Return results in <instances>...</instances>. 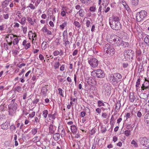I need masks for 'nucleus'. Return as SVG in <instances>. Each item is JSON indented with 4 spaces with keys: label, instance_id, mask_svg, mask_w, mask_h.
<instances>
[{
    "label": "nucleus",
    "instance_id": "obj_28",
    "mask_svg": "<svg viewBox=\"0 0 149 149\" xmlns=\"http://www.w3.org/2000/svg\"><path fill=\"white\" fill-rule=\"evenodd\" d=\"M67 23L66 22H65L60 25V28L61 30H63L64 28L67 26Z\"/></svg>",
    "mask_w": 149,
    "mask_h": 149
},
{
    "label": "nucleus",
    "instance_id": "obj_37",
    "mask_svg": "<svg viewBox=\"0 0 149 149\" xmlns=\"http://www.w3.org/2000/svg\"><path fill=\"white\" fill-rule=\"evenodd\" d=\"M60 66V63L59 61H57L56 62L54 66V68L55 69H56L59 68V67Z\"/></svg>",
    "mask_w": 149,
    "mask_h": 149
},
{
    "label": "nucleus",
    "instance_id": "obj_7",
    "mask_svg": "<svg viewBox=\"0 0 149 149\" xmlns=\"http://www.w3.org/2000/svg\"><path fill=\"white\" fill-rule=\"evenodd\" d=\"M118 36L113 34L108 35L107 37V41L112 45H115Z\"/></svg>",
    "mask_w": 149,
    "mask_h": 149
},
{
    "label": "nucleus",
    "instance_id": "obj_46",
    "mask_svg": "<svg viewBox=\"0 0 149 149\" xmlns=\"http://www.w3.org/2000/svg\"><path fill=\"white\" fill-rule=\"evenodd\" d=\"M62 10L61 13V15L63 17H65L66 16V13L64 10H63V8L62 9Z\"/></svg>",
    "mask_w": 149,
    "mask_h": 149
},
{
    "label": "nucleus",
    "instance_id": "obj_20",
    "mask_svg": "<svg viewBox=\"0 0 149 149\" xmlns=\"http://www.w3.org/2000/svg\"><path fill=\"white\" fill-rule=\"evenodd\" d=\"M42 49L45 50L49 47V45L46 41H44L42 44Z\"/></svg>",
    "mask_w": 149,
    "mask_h": 149
},
{
    "label": "nucleus",
    "instance_id": "obj_14",
    "mask_svg": "<svg viewBox=\"0 0 149 149\" xmlns=\"http://www.w3.org/2000/svg\"><path fill=\"white\" fill-rule=\"evenodd\" d=\"M17 36L13 34L8 35L6 37V40L7 42L12 41L14 37Z\"/></svg>",
    "mask_w": 149,
    "mask_h": 149
},
{
    "label": "nucleus",
    "instance_id": "obj_9",
    "mask_svg": "<svg viewBox=\"0 0 149 149\" xmlns=\"http://www.w3.org/2000/svg\"><path fill=\"white\" fill-rule=\"evenodd\" d=\"M98 60L95 58H91L88 60V63L93 68H95L98 66Z\"/></svg>",
    "mask_w": 149,
    "mask_h": 149
},
{
    "label": "nucleus",
    "instance_id": "obj_64",
    "mask_svg": "<svg viewBox=\"0 0 149 149\" xmlns=\"http://www.w3.org/2000/svg\"><path fill=\"white\" fill-rule=\"evenodd\" d=\"M65 70V65H62L60 68V70L61 71H63Z\"/></svg>",
    "mask_w": 149,
    "mask_h": 149
},
{
    "label": "nucleus",
    "instance_id": "obj_49",
    "mask_svg": "<svg viewBox=\"0 0 149 149\" xmlns=\"http://www.w3.org/2000/svg\"><path fill=\"white\" fill-rule=\"evenodd\" d=\"M28 7H29L32 10H34L36 8L35 6L31 3L30 4L29 6L27 7V8Z\"/></svg>",
    "mask_w": 149,
    "mask_h": 149
},
{
    "label": "nucleus",
    "instance_id": "obj_61",
    "mask_svg": "<svg viewBox=\"0 0 149 149\" xmlns=\"http://www.w3.org/2000/svg\"><path fill=\"white\" fill-rule=\"evenodd\" d=\"M35 114V112L33 111L30 114H29V116L30 117L33 118Z\"/></svg>",
    "mask_w": 149,
    "mask_h": 149
},
{
    "label": "nucleus",
    "instance_id": "obj_24",
    "mask_svg": "<svg viewBox=\"0 0 149 149\" xmlns=\"http://www.w3.org/2000/svg\"><path fill=\"white\" fill-rule=\"evenodd\" d=\"M47 90V88L46 87L43 86L42 87L41 89V92L45 96L46 95Z\"/></svg>",
    "mask_w": 149,
    "mask_h": 149
},
{
    "label": "nucleus",
    "instance_id": "obj_30",
    "mask_svg": "<svg viewBox=\"0 0 149 149\" xmlns=\"http://www.w3.org/2000/svg\"><path fill=\"white\" fill-rule=\"evenodd\" d=\"M130 102H134L135 100V97L134 96L133 93L130 94Z\"/></svg>",
    "mask_w": 149,
    "mask_h": 149
},
{
    "label": "nucleus",
    "instance_id": "obj_26",
    "mask_svg": "<svg viewBox=\"0 0 149 149\" xmlns=\"http://www.w3.org/2000/svg\"><path fill=\"white\" fill-rule=\"evenodd\" d=\"M140 84V78H139L136 82V90L137 91H138V89L139 88V85Z\"/></svg>",
    "mask_w": 149,
    "mask_h": 149
},
{
    "label": "nucleus",
    "instance_id": "obj_58",
    "mask_svg": "<svg viewBox=\"0 0 149 149\" xmlns=\"http://www.w3.org/2000/svg\"><path fill=\"white\" fill-rule=\"evenodd\" d=\"M90 24H91V22H90V21L89 20H87L86 21V27H89L90 26Z\"/></svg>",
    "mask_w": 149,
    "mask_h": 149
},
{
    "label": "nucleus",
    "instance_id": "obj_10",
    "mask_svg": "<svg viewBox=\"0 0 149 149\" xmlns=\"http://www.w3.org/2000/svg\"><path fill=\"white\" fill-rule=\"evenodd\" d=\"M140 142L141 145L147 147H149V138L145 137H141L140 139Z\"/></svg>",
    "mask_w": 149,
    "mask_h": 149
},
{
    "label": "nucleus",
    "instance_id": "obj_40",
    "mask_svg": "<svg viewBox=\"0 0 149 149\" xmlns=\"http://www.w3.org/2000/svg\"><path fill=\"white\" fill-rule=\"evenodd\" d=\"M123 5L125 7V9L127 11H129L130 10V9L129 7L127 4L126 3H125L124 4H123Z\"/></svg>",
    "mask_w": 149,
    "mask_h": 149
},
{
    "label": "nucleus",
    "instance_id": "obj_35",
    "mask_svg": "<svg viewBox=\"0 0 149 149\" xmlns=\"http://www.w3.org/2000/svg\"><path fill=\"white\" fill-rule=\"evenodd\" d=\"M27 20L30 24L31 25H33L34 24L32 18L30 17H27Z\"/></svg>",
    "mask_w": 149,
    "mask_h": 149
},
{
    "label": "nucleus",
    "instance_id": "obj_56",
    "mask_svg": "<svg viewBox=\"0 0 149 149\" xmlns=\"http://www.w3.org/2000/svg\"><path fill=\"white\" fill-rule=\"evenodd\" d=\"M49 118H51L53 119L54 120L55 119V117L54 114H49L48 115Z\"/></svg>",
    "mask_w": 149,
    "mask_h": 149
},
{
    "label": "nucleus",
    "instance_id": "obj_57",
    "mask_svg": "<svg viewBox=\"0 0 149 149\" xmlns=\"http://www.w3.org/2000/svg\"><path fill=\"white\" fill-rule=\"evenodd\" d=\"M10 130H12V131L15 130L16 127L14 125H11L10 127Z\"/></svg>",
    "mask_w": 149,
    "mask_h": 149
},
{
    "label": "nucleus",
    "instance_id": "obj_52",
    "mask_svg": "<svg viewBox=\"0 0 149 149\" xmlns=\"http://www.w3.org/2000/svg\"><path fill=\"white\" fill-rule=\"evenodd\" d=\"M22 28L23 29V31L24 33H26L27 30V27H23V26H22Z\"/></svg>",
    "mask_w": 149,
    "mask_h": 149
},
{
    "label": "nucleus",
    "instance_id": "obj_44",
    "mask_svg": "<svg viewBox=\"0 0 149 149\" xmlns=\"http://www.w3.org/2000/svg\"><path fill=\"white\" fill-rule=\"evenodd\" d=\"M37 129L34 128L31 130V132L32 134L33 135H35L36 134V133L37 132Z\"/></svg>",
    "mask_w": 149,
    "mask_h": 149
},
{
    "label": "nucleus",
    "instance_id": "obj_8",
    "mask_svg": "<svg viewBox=\"0 0 149 149\" xmlns=\"http://www.w3.org/2000/svg\"><path fill=\"white\" fill-rule=\"evenodd\" d=\"M111 88L107 84H105L103 86L102 93L106 95H109L111 93Z\"/></svg>",
    "mask_w": 149,
    "mask_h": 149
},
{
    "label": "nucleus",
    "instance_id": "obj_34",
    "mask_svg": "<svg viewBox=\"0 0 149 149\" xmlns=\"http://www.w3.org/2000/svg\"><path fill=\"white\" fill-rule=\"evenodd\" d=\"M144 118L147 123L149 124V113L146 114Z\"/></svg>",
    "mask_w": 149,
    "mask_h": 149
},
{
    "label": "nucleus",
    "instance_id": "obj_2",
    "mask_svg": "<svg viewBox=\"0 0 149 149\" xmlns=\"http://www.w3.org/2000/svg\"><path fill=\"white\" fill-rule=\"evenodd\" d=\"M110 78V82L115 86H118L121 82L122 76L118 73L113 74Z\"/></svg>",
    "mask_w": 149,
    "mask_h": 149
},
{
    "label": "nucleus",
    "instance_id": "obj_21",
    "mask_svg": "<svg viewBox=\"0 0 149 149\" xmlns=\"http://www.w3.org/2000/svg\"><path fill=\"white\" fill-rule=\"evenodd\" d=\"M73 24L75 27L79 28L81 26V24L77 21L74 20Z\"/></svg>",
    "mask_w": 149,
    "mask_h": 149
},
{
    "label": "nucleus",
    "instance_id": "obj_23",
    "mask_svg": "<svg viewBox=\"0 0 149 149\" xmlns=\"http://www.w3.org/2000/svg\"><path fill=\"white\" fill-rule=\"evenodd\" d=\"M60 135L58 133H56L53 135V138L56 141H57L60 139Z\"/></svg>",
    "mask_w": 149,
    "mask_h": 149
},
{
    "label": "nucleus",
    "instance_id": "obj_60",
    "mask_svg": "<svg viewBox=\"0 0 149 149\" xmlns=\"http://www.w3.org/2000/svg\"><path fill=\"white\" fill-rule=\"evenodd\" d=\"M48 30L47 27L45 26H44L42 29V31L44 33H46Z\"/></svg>",
    "mask_w": 149,
    "mask_h": 149
},
{
    "label": "nucleus",
    "instance_id": "obj_53",
    "mask_svg": "<svg viewBox=\"0 0 149 149\" xmlns=\"http://www.w3.org/2000/svg\"><path fill=\"white\" fill-rule=\"evenodd\" d=\"M144 41L145 43L148 44L149 43V39L147 37H146L144 38Z\"/></svg>",
    "mask_w": 149,
    "mask_h": 149
},
{
    "label": "nucleus",
    "instance_id": "obj_43",
    "mask_svg": "<svg viewBox=\"0 0 149 149\" xmlns=\"http://www.w3.org/2000/svg\"><path fill=\"white\" fill-rule=\"evenodd\" d=\"M97 103L98 107H100L104 105V104L102 102V101L99 100L98 101Z\"/></svg>",
    "mask_w": 149,
    "mask_h": 149
},
{
    "label": "nucleus",
    "instance_id": "obj_41",
    "mask_svg": "<svg viewBox=\"0 0 149 149\" xmlns=\"http://www.w3.org/2000/svg\"><path fill=\"white\" fill-rule=\"evenodd\" d=\"M22 90V88L20 86H18L15 88V91L18 92H20Z\"/></svg>",
    "mask_w": 149,
    "mask_h": 149
},
{
    "label": "nucleus",
    "instance_id": "obj_27",
    "mask_svg": "<svg viewBox=\"0 0 149 149\" xmlns=\"http://www.w3.org/2000/svg\"><path fill=\"white\" fill-rule=\"evenodd\" d=\"M58 130L59 131L60 130L61 131V135L62 136H64L65 135V131L64 130L63 127L60 128L59 127H58Z\"/></svg>",
    "mask_w": 149,
    "mask_h": 149
},
{
    "label": "nucleus",
    "instance_id": "obj_17",
    "mask_svg": "<svg viewBox=\"0 0 149 149\" xmlns=\"http://www.w3.org/2000/svg\"><path fill=\"white\" fill-rule=\"evenodd\" d=\"M77 13H79L80 16L83 17L85 15V12L83 9L81 8L77 12Z\"/></svg>",
    "mask_w": 149,
    "mask_h": 149
},
{
    "label": "nucleus",
    "instance_id": "obj_12",
    "mask_svg": "<svg viewBox=\"0 0 149 149\" xmlns=\"http://www.w3.org/2000/svg\"><path fill=\"white\" fill-rule=\"evenodd\" d=\"M56 127L53 125L50 124L49 127V133L50 134H53L56 130Z\"/></svg>",
    "mask_w": 149,
    "mask_h": 149
},
{
    "label": "nucleus",
    "instance_id": "obj_6",
    "mask_svg": "<svg viewBox=\"0 0 149 149\" xmlns=\"http://www.w3.org/2000/svg\"><path fill=\"white\" fill-rule=\"evenodd\" d=\"M147 16V12L144 10H141L137 13L136 16V20L140 22L143 20Z\"/></svg>",
    "mask_w": 149,
    "mask_h": 149
},
{
    "label": "nucleus",
    "instance_id": "obj_45",
    "mask_svg": "<svg viewBox=\"0 0 149 149\" xmlns=\"http://www.w3.org/2000/svg\"><path fill=\"white\" fill-rule=\"evenodd\" d=\"M90 10L93 12H94L96 10V8L95 6H91L89 8Z\"/></svg>",
    "mask_w": 149,
    "mask_h": 149
},
{
    "label": "nucleus",
    "instance_id": "obj_39",
    "mask_svg": "<svg viewBox=\"0 0 149 149\" xmlns=\"http://www.w3.org/2000/svg\"><path fill=\"white\" fill-rule=\"evenodd\" d=\"M131 143L133 145L134 147H137L138 146V144L134 140H133L131 142Z\"/></svg>",
    "mask_w": 149,
    "mask_h": 149
},
{
    "label": "nucleus",
    "instance_id": "obj_47",
    "mask_svg": "<svg viewBox=\"0 0 149 149\" xmlns=\"http://www.w3.org/2000/svg\"><path fill=\"white\" fill-rule=\"evenodd\" d=\"M68 33L67 30H65L63 33V39H65V37H66L67 36Z\"/></svg>",
    "mask_w": 149,
    "mask_h": 149
},
{
    "label": "nucleus",
    "instance_id": "obj_62",
    "mask_svg": "<svg viewBox=\"0 0 149 149\" xmlns=\"http://www.w3.org/2000/svg\"><path fill=\"white\" fill-rule=\"evenodd\" d=\"M3 17L5 19H8L9 18V14H4L3 15Z\"/></svg>",
    "mask_w": 149,
    "mask_h": 149
},
{
    "label": "nucleus",
    "instance_id": "obj_3",
    "mask_svg": "<svg viewBox=\"0 0 149 149\" xmlns=\"http://www.w3.org/2000/svg\"><path fill=\"white\" fill-rule=\"evenodd\" d=\"M17 104L16 103H11L8 106L9 114L11 116H14L16 113L17 109Z\"/></svg>",
    "mask_w": 149,
    "mask_h": 149
},
{
    "label": "nucleus",
    "instance_id": "obj_13",
    "mask_svg": "<svg viewBox=\"0 0 149 149\" xmlns=\"http://www.w3.org/2000/svg\"><path fill=\"white\" fill-rule=\"evenodd\" d=\"M134 51L131 49H128L125 50L124 52V55H128L130 56H133L134 54Z\"/></svg>",
    "mask_w": 149,
    "mask_h": 149
},
{
    "label": "nucleus",
    "instance_id": "obj_18",
    "mask_svg": "<svg viewBox=\"0 0 149 149\" xmlns=\"http://www.w3.org/2000/svg\"><path fill=\"white\" fill-rule=\"evenodd\" d=\"M120 101L119 100L117 102L115 110L116 111H118L120 107Z\"/></svg>",
    "mask_w": 149,
    "mask_h": 149
},
{
    "label": "nucleus",
    "instance_id": "obj_29",
    "mask_svg": "<svg viewBox=\"0 0 149 149\" xmlns=\"http://www.w3.org/2000/svg\"><path fill=\"white\" fill-rule=\"evenodd\" d=\"M8 127V124L6 123L2 124L1 125V128L4 130L7 129Z\"/></svg>",
    "mask_w": 149,
    "mask_h": 149
},
{
    "label": "nucleus",
    "instance_id": "obj_25",
    "mask_svg": "<svg viewBox=\"0 0 149 149\" xmlns=\"http://www.w3.org/2000/svg\"><path fill=\"white\" fill-rule=\"evenodd\" d=\"M70 129L72 133H75L77 132V128L76 126L74 125H72L70 126Z\"/></svg>",
    "mask_w": 149,
    "mask_h": 149
},
{
    "label": "nucleus",
    "instance_id": "obj_31",
    "mask_svg": "<svg viewBox=\"0 0 149 149\" xmlns=\"http://www.w3.org/2000/svg\"><path fill=\"white\" fill-rule=\"evenodd\" d=\"M43 116L45 118H46L48 114V111L47 110H45L42 111Z\"/></svg>",
    "mask_w": 149,
    "mask_h": 149
},
{
    "label": "nucleus",
    "instance_id": "obj_22",
    "mask_svg": "<svg viewBox=\"0 0 149 149\" xmlns=\"http://www.w3.org/2000/svg\"><path fill=\"white\" fill-rule=\"evenodd\" d=\"M40 139L41 138L40 137L36 136L32 139V141L35 143H37V142H39Z\"/></svg>",
    "mask_w": 149,
    "mask_h": 149
},
{
    "label": "nucleus",
    "instance_id": "obj_48",
    "mask_svg": "<svg viewBox=\"0 0 149 149\" xmlns=\"http://www.w3.org/2000/svg\"><path fill=\"white\" fill-rule=\"evenodd\" d=\"M58 94L62 97H64L63 94V91L61 88H59L58 89Z\"/></svg>",
    "mask_w": 149,
    "mask_h": 149
},
{
    "label": "nucleus",
    "instance_id": "obj_36",
    "mask_svg": "<svg viewBox=\"0 0 149 149\" xmlns=\"http://www.w3.org/2000/svg\"><path fill=\"white\" fill-rule=\"evenodd\" d=\"M122 46L124 47H128L129 46V44L127 42H125L123 41Z\"/></svg>",
    "mask_w": 149,
    "mask_h": 149
},
{
    "label": "nucleus",
    "instance_id": "obj_32",
    "mask_svg": "<svg viewBox=\"0 0 149 149\" xmlns=\"http://www.w3.org/2000/svg\"><path fill=\"white\" fill-rule=\"evenodd\" d=\"M26 17H22L21 19L20 22H19L22 25H24L26 23Z\"/></svg>",
    "mask_w": 149,
    "mask_h": 149
},
{
    "label": "nucleus",
    "instance_id": "obj_1",
    "mask_svg": "<svg viewBox=\"0 0 149 149\" xmlns=\"http://www.w3.org/2000/svg\"><path fill=\"white\" fill-rule=\"evenodd\" d=\"M119 18L113 16L109 18V24L111 29L115 30H119L121 29V25Z\"/></svg>",
    "mask_w": 149,
    "mask_h": 149
},
{
    "label": "nucleus",
    "instance_id": "obj_54",
    "mask_svg": "<svg viewBox=\"0 0 149 149\" xmlns=\"http://www.w3.org/2000/svg\"><path fill=\"white\" fill-rule=\"evenodd\" d=\"M31 46L29 42L27 43L25 46V49H27L29 48Z\"/></svg>",
    "mask_w": 149,
    "mask_h": 149
},
{
    "label": "nucleus",
    "instance_id": "obj_50",
    "mask_svg": "<svg viewBox=\"0 0 149 149\" xmlns=\"http://www.w3.org/2000/svg\"><path fill=\"white\" fill-rule=\"evenodd\" d=\"M60 54L59 51L58 50H56L53 53V55L54 56H56Z\"/></svg>",
    "mask_w": 149,
    "mask_h": 149
},
{
    "label": "nucleus",
    "instance_id": "obj_38",
    "mask_svg": "<svg viewBox=\"0 0 149 149\" xmlns=\"http://www.w3.org/2000/svg\"><path fill=\"white\" fill-rule=\"evenodd\" d=\"M19 41V40L18 38H17L14 39L13 42V45H17Z\"/></svg>",
    "mask_w": 149,
    "mask_h": 149
},
{
    "label": "nucleus",
    "instance_id": "obj_33",
    "mask_svg": "<svg viewBox=\"0 0 149 149\" xmlns=\"http://www.w3.org/2000/svg\"><path fill=\"white\" fill-rule=\"evenodd\" d=\"M132 5L135 6L138 4L139 0H131Z\"/></svg>",
    "mask_w": 149,
    "mask_h": 149
},
{
    "label": "nucleus",
    "instance_id": "obj_55",
    "mask_svg": "<svg viewBox=\"0 0 149 149\" xmlns=\"http://www.w3.org/2000/svg\"><path fill=\"white\" fill-rule=\"evenodd\" d=\"M107 116L108 114L106 113H103L102 114V116L104 118H107Z\"/></svg>",
    "mask_w": 149,
    "mask_h": 149
},
{
    "label": "nucleus",
    "instance_id": "obj_15",
    "mask_svg": "<svg viewBox=\"0 0 149 149\" xmlns=\"http://www.w3.org/2000/svg\"><path fill=\"white\" fill-rule=\"evenodd\" d=\"M123 41L120 37H118L116 40V44L117 46H119L122 45Z\"/></svg>",
    "mask_w": 149,
    "mask_h": 149
},
{
    "label": "nucleus",
    "instance_id": "obj_16",
    "mask_svg": "<svg viewBox=\"0 0 149 149\" xmlns=\"http://www.w3.org/2000/svg\"><path fill=\"white\" fill-rule=\"evenodd\" d=\"M11 0H5L1 2V5L3 8L6 7Z\"/></svg>",
    "mask_w": 149,
    "mask_h": 149
},
{
    "label": "nucleus",
    "instance_id": "obj_11",
    "mask_svg": "<svg viewBox=\"0 0 149 149\" xmlns=\"http://www.w3.org/2000/svg\"><path fill=\"white\" fill-rule=\"evenodd\" d=\"M141 91L149 89V81L146 78L145 79V81L141 87Z\"/></svg>",
    "mask_w": 149,
    "mask_h": 149
},
{
    "label": "nucleus",
    "instance_id": "obj_19",
    "mask_svg": "<svg viewBox=\"0 0 149 149\" xmlns=\"http://www.w3.org/2000/svg\"><path fill=\"white\" fill-rule=\"evenodd\" d=\"M91 0H80V1L82 4L88 5L91 3Z\"/></svg>",
    "mask_w": 149,
    "mask_h": 149
},
{
    "label": "nucleus",
    "instance_id": "obj_63",
    "mask_svg": "<svg viewBox=\"0 0 149 149\" xmlns=\"http://www.w3.org/2000/svg\"><path fill=\"white\" fill-rule=\"evenodd\" d=\"M17 65L18 66V67L20 68H22V66H24L26 65V64L25 63H22L20 64H17Z\"/></svg>",
    "mask_w": 149,
    "mask_h": 149
},
{
    "label": "nucleus",
    "instance_id": "obj_59",
    "mask_svg": "<svg viewBox=\"0 0 149 149\" xmlns=\"http://www.w3.org/2000/svg\"><path fill=\"white\" fill-rule=\"evenodd\" d=\"M63 41H65V43H64V44L65 45V46H66L70 44L69 41L68 40H66L65 41V40H64V39H63Z\"/></svg>",
    "mask_w": 149,
    "mask_h": 149
},
{
    "label": "nucleus",
    "instance_id": "obj_42",
    "mask_svg": "<svg viewBox=\"0 0 149 149\" xmlns=\"http://www.w3.org/2000/svg\"><path fill=\"white\" fill-rule=\"evenodd\" d=\"M124 134L126 136H128L130 135V131L127 130L125 131Z\"/></svg>",
    "mask_w": 149,
    "mask_h": 149
},
{
    "label": "nucleus",
    "instance_id": "obj_51",
    "mask_svg": "<svg viewBox=\"0 0 149 149\" xmlns=\"http://www.w3.org/2000/svg\"><path fill=\"white\" fill-rule=\"evenodd\" d=\"M141 51L139 50H138L137 51L136 54V57H138V56H141Z\"/></svg>",
    "mask_w": 149,
    "mask_h": 149
},
{
    "label": "nucleus",
    "instance_id": "obj_4",
    "mask_svg": "<svg viewBox=\"0 0 149 149\" xmlns=\"http://www.w3.org/2000/svg\"><path fill=\"white\" fill-rule=\"evenodd\" d=\"M91 75L95 77L102 78L104 77V72L101 69H98L93 70L91 73Z\"/></svg>",
    "mask_w": 149,
    "mask_h": 149
},
{
    "label": "nucleus",
    "instance_id": "obj_5",
    "mask_svg": "<svg viewBox=\"0 0 149 149\" xmlns=\"http://www.w3.org/2000/svg\"><path fill=\"white\" fill-rule=\"evenodd\" d=\"M104 52L106 53L111 55H113L115 53V50L114 48L109 44L105 45L104 47Z\"/></svg>",
    "mask_w": 149,
    "mask_h": 149
}]
</instances>
